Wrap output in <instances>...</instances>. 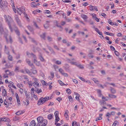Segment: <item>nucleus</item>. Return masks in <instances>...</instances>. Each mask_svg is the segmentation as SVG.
<instances>
[{"label":"nucleus","instance_id":"obj_1","mask_svg":"<svg viewBox=\"0 0 126 126\" xmlns=\"http://www.w3.org/2000/svg\"><path fill=\"white\" fill-rule=\"evenodd\" d=\"M37 120L38 124L36 126H45L47 124V120L46 119H43V117L42 116L37 117Z\"/></svg>","mask_w":126,"mask_h":126},{"label":"nucleus","instance_id":"obj_2","mask_svg":"<svg viewBox=\"0 0 126 126\" xmlns=\"http://www.w3.org/2000/svg\"><path fill=\"white\" fill-rule=\"evenodd\" d=\"M4 17L5 19L6 22L7 23L9 28L10 30L12 32L13 30L11 26V23L13 22L11 17L8 15H4Z\"/></svg>","mask_w":126,"mask_h":126},{"label":"nucleus","instance_id":"obj_3","mask_svg":"<svg viewBox=\"0 0 126 126\" xmlns=\"http://www.w3.org/2000/svg\"><path fill=\"white\" fill-rule=\"evenodd\" d=\"M49 99V97L48 96H46L45 98L42 97L39 100L37 104L39 105L43 104L45 102L48 100Z\"/></svg>","mask_w":126,"mask_h":126},{"label":"nucleus","instance_id":"obj_4","mask_svg":"<svg viewBox=\"0 0 126 126\" xmlns=\"http://www.w3.org/2000/svg\"><path fill=\"white\" fill-rule=\"evenodd\" d=\"M8 47H6V46H5L4 51L5 53H6L8 56V59L10 61H12L13 60V57L11 55H10L9 52L8 50Z\"/></svg>","mask_w":126,"mask_h":126},{"label":"nucleus","instance_id":"obj_5","mask_svg":"<svg viewBox=\"0 0 126 126\" xmlns=\"http://www.w3.org/2000/svg\"><path fill=\"white\" fill-rule=\"evenodd\" d=\"M27 55L28 56V57H32L33 59V61H34V60H37V58L36 56L33 54V53H30L28 52H27Z\"/></svg>","mask_w":126,"mask_h":126},{"label":"nucleus","instance_id":"obj_6","mask_svg":"<svg viewBox=\"0 0 126 126\" xmlns=\"http://www.w3.org/2000/svg\"><path fill=\"white\" fill-rule=\"evenodd\" d=\"M15 19L18 25L20 27H21L22 26L21 23L18 16L16 15L15 16Z\"/></svg>","mask_w":126,"mask_h":126},{"label":"nucleus","instance_id":"obj_7","mask_svg":"<svg viewBox=\"0 0 126 126\" xmlns=\"http://www.w3.org/2000/svg\"><path fill=\"white\" fill-rule=\"evenodd\" d=\"M25 11L24 8L23 7L22 8H18L17 10V13L20 15H21L23 13H24Z\"/></svg>","mask_w":126,"mask_h":126},{"label":"nucleus","instance_id":"obj_8","mask_svg":"<svg viewBox=\"0 0 126 126\" xmlns=\"http://www.w3.org/2000/svg\"><path fill=\"white\" fill-rule=\"evenodd\" d=\"M59 71V72L63 76L67 77L68 76V74L65 73H64V71L62 68H60Z\"/></svg>","mask_w":126,"mask_h":126},{"label":"nucleus","instance_id":"obj_9","mask_svg":"<svg viewBox=\"0 0 126 126\" xmlns=\"http://www.w3.org/2000/svg\"><path fill=\"white\" fill-rule=\"evenodd\" d=\"M59 112H58L56 111L54 113V115L55 117V121L56 122L59 121L60 120V118L58 116Z\"/></svg>","mask_w":126,"mask_h":126},{"label":"nucleus","instance_id":"obj_10","mask_svg":"<svg viewBox=\"0 0 126 126\" xmlns=\"http://www.w3.org/2000/svg\"><path fill=\"white\" fill-rule=\"evenodd\" d=\"M26 62L31 67H34V65L33 64L31 63V61L28 59H26Z\"/></svg>","mask_w":126,"mask_h":126},{"label":"nucleus","instance_id":"obj_11","mask_svg":"<svg viewBox=\"0 0 126 126\" xmlns=\"http://www.w3.org/2000/svg\"><path fill=\"white\" fill-rule=\"evenodd\" d=\"M50 75L48 77V79L50 80L52 79L54 77V73L53 72H50Z\"/></svg>","mask_w":126,"mask_h":126},{"label":"nucleus","instance_id":"obj_12","mask_svg":"<svg viewBox=\"0 0 126 126\" xmlns=\"http://www.w3.org/2000/svg\"><path fill=\"white\" fill-rule=\"evenodd\" d=\"M4 36L5 37L6 39V41L7 42H8V41L9 40L10 42V43H12V39L10 36H9L8 37H9V39H8V38L7 37V36H5V34H4Z\"/></svg>","mask_w":126,"mask_h":126},{"label":"nucleus","instance_id":"obj_13","mask_svg":"<svg viewBox=\"0 0 126 126\" xmlns=\"http://www.w3.org/2000/svg\"><path fill=\"white\" fill-rule=\"evenodd\" d=\"M89 9L91 11L96 10V11H98L97 8L96 6H93L91 5Z\"/></svg>","mask_w":126,"mask_h":126},{"label":"nucleus","instance_id":"obj_14","mask_svg":"<svg viewBox=\"0 0 126 126\" xmlns=\"http://www.w3.org/2000/svg\"><path fill=\"white\" fill-rule=\"evenodd\" d=\"M32 68L31 69V71L32 72V73L34 74H36L37 73V71L35 69V68L34 67H32Z\"/></svg>","mask_w":126,"mask_h":126},{"label":"nucleus","instance_id":"obj_15","mask_svg":"<svg viewBox=\"0 0 126 126\" xmlns=\"http://www.w3.org/2000/svg\"><path fill=\"white\" fill-rule=\"evenodd\" d=\"M68 112H69L67 110H66L64 115L66 119L68 120Z\"/></svg>","mask_w":126,"mask_h":126},{"label":"nucleus","instance_id":"obj_16","mask_svg":"<svg viewBox=\"0 0 126 126\" xmlns=\"http://www.w3.org/2000/svg\"><path fill=\"white\" fill-rule=\"evenodd\" d=\"M114 112L113 111H112L110 113L109 112H108L106 115V116L108 117V118H110L111 115H114Z\"/></svg>","mask_w":126,"mask_h":126},{"label":"nucleus","instance_id":"obj_17","mask_svg":"<svg viewBox=\"0 0 126 126\" xmlns=\"http://www.w3.org/2000/svg\"><path fill=\"white\" fill-rule=\"evenodd\" d=\"M81 16L84 20H86L88 18V17L86 15L84 14H81Z\"/></svg>","mask_w":126,"mask_h":126},{"label":"nucleus","instance_id":"obj_18","mask_svg":"<svg viewBox=\"0 0 126 126\" xmlns=\"http://www.w3.org/2000/svg\"><path fill=\"white\" fill-rule=\"evenodd\" d=\"M0 6L2 9H4L5 7H6V6L3 5L2 0H0Z\"/></svg>","mask_w":126,"mask_h":126},{"label":"nucleus","instance_id":"obj_19","mask_svg":"<svg viewBox=\"0 0 126 126\" xmlns=\"http://www.w3.org/2000/svg\"><path fill=\"white\" fill-rule=\"evenodd\" d=\"M0 34H4L1 24H0Z\"/></svg>","mask_w":126,"mask_h":126},{"label":"nucleus","instance_id":"obj_20","mask_svg":"<svg viewBox=\"0 0 126 126\" xmlns=\"http://www.w3.org/2000/svg\"><path fill=\"white\" fill-rule=\"evenodd\" d=\"M35 125V122L34 120H32L30 123L29 126H34Z\"/></svg>","mask_w":126,"mask_h":126},{"label":"nucleus","instance_id":"obj_21","mask_svg":"<svg viewBox=\"0 0 126 126\" xmlns=\"http://www.w3.org/2000/svg\"><path fill=\"white\" fill-rule=\"evenodd\" d=\"M34 63H35L36 65L37 66H39L40 65V63L39 62L37 61V60H34V61H33Z\"/></svg>","mask_w":126,"mask_h":126},{"label":"nucleus","instance_id":"obj_22","mask_svg":"<svg viewBox=\"0 0 126 126\" xmlns=\"http://www.w3.org/2000/svg\"><path fill=\"white\" fill-rule=\"evenodd\" d=\"M102 114H101L99 115V116L98 117H97L95 120L96 121H97L98 120H101L102 119Z\"/></svg>","mask_w":126,"mask_h":126},{"label":"nucleus","instance_id":"obj_23","mask_svg":"<svg viewBox=\"0 0 126 126\" xmlns=\"http://www.w3.org/2000/svg\"><path fill=\"white\" fill-rule=\"evenodd\" d=\"M53 115L52 114H50L47 115V118L49 119H52Z\"/></svg>","mask_w":126,"mask_h":126},{"label":"nucleus","instance_id":"obj_24","mask_svg":"<svg viewBox=\"0 0 126 126\" xmlns=\"http://www.w3.org/2000/svg\"><path fill=\"white\" fill-rule=\"evenodd\" d=\"M33 86L35 88L37 87H39V84L38 82H37V83L33 82Z\"/></svg>","mask_w":126,"mask_h":126},{"label":"nucleus","instance_id":"obj_25","mask_svg":"<svg viewBox=\"0 0 126 126\" xmlns=\"http://www.w3.org/2000/svg\"><path fill=\"white\" fill-rule=\"evenodd\" d=\"M46 35V33H43L42 34L40 35V37H41V38H43V39L45 40Z\"/></svg>","mask_w":126,"mask_h":126},{"label":"nucleus","instance_id":"obj_26","mask_svg":"<svg viewBox=\"0 0 126 126\" xmlns=\"http://www.w3.org/2000/svg\"><path fill=\"white\" fill-rule=\"evenodd\" d=\"M17 86L20 88H21L23 87V85L21 83H18L17 84Z\"/></svg>","mask_w":126,"mask_h":126},{"label":"nucleus","instance_id":"obj_27","mask_svg":"<svg viewBox=\"0 0 126 126\" xmlns=\"http://www.w3.org/2000/svg\"><path fill=\"white\" fill-rule=\"evenodd\" d=\"M49 22V21H47L46 22V23L45 24L44 26V27L45 28H47L48 27H49V25L48 24V23Z\"/></svg>","mask_w":126,"mask_h":126},{"label":"nucleus","instance_id":"obj_28","mask_svg":"<svg viewBox=\"0 0 126 126\" xmlns=\"http://www.w3.org/2000/svg\"><path fill=\"white\" fill-rule=\"evenodd\" d=\"M109 96L110 97L113 98H115L117 97V96L116 95H114L110 94H109Z\"/></svg>","mask_w":126,"mask_h":126},{"label":"nucleus","instance_id":"obj_29","mask_svg":"<svg viewBox=\"0 0 126 126\" xmlns=\"http://www.w3.org/2000/svg\"><path fill=\"white\" fill-rule=\"evenodd\" d=\"M3 118L4 119V121H5L8 123L10 122V120L9 119V118L6 117H4Z\"/></svg>","mask_w":126,"mask_h":126},{"label":"nucleus","instance_id":"obj_30","mask_svg":"<svg viewBox=\"0 0 126 126\" xmlns=\"http://www.w3.org/2000/svg\"><path fill=\"white\" fill-rule=\"evenodd\" d=\"M2 94L3 96H5L6 95V92L5 89L3 90Z\"/></svg>","mask_w":126,"mask_h":126},{"label":"nucleus","instance_id":"obj_31","mask_svg":"<svg viewBox=\"0 0 126 126\" xmlns=\"http://www.w3.org/2000/svg\"><path fill=\"white\" fill-rule=\"evenodd\" d=\"M24 92L25 93V95L26 96V98L27 99H29V95L28 94V92L26 90H24Z\"/></svg>","mask_w":126,"mask_h":126},{"label":"nucleus","instance_id":"obj_32","mask_svg":"<svg viewBox=\"0 0 126 126\" xmlns=\"http://www.w3.org/2000/svg\"><path fill=\"white\" fill-rule=\"evenodd\" d=\"M47 46L48 47V48L49 50H50V51H51V53H52L55 54V52L52 49V48L50 47H49L48 46Z\"/></svg>","mask_w":126,"mask_h":126},{"label":"nucleus","instance_id":"obj_33","mask_svg":"<svg viewBox=\"0 0 126 126\" xmlns=\"http://www.w3.org/2000/svg\"><path fill=\"white\" fill-rule=\"evenodd\" d=\"M19 118L17 116H15L13 118V120L14 121H17L19 119Z\"/></svg>","mask_w":126,"mask_h":126},{"label":"nucleus","instance_id":"obj_34","mask_svg":"<svg viewBox=\"0 0 126 126\" xmlns=\"http://www.w3.org/2000/svg\"><path fill=\"white\" fill-rule=\"evenodd\" d=\"M104 33L105 34L107 35H110L113 36H114V34L112 33L108 32H105Z\"/></svg>","mask_w":126,"mask_h":126},{"label":"nucleus","instance_id":"obj_35","mask_svg":"<svg viewBox=\"0 0 126 126\" xmlns=\"http://www.w3.org/2000/svg\"><path fill=\"white\" fill-rule=\"evenodd\" d=\"M110 88L111 92L112 93L115 94L116 93V91L115 89L111 87H110Z\"/></svg>","mask_w":126,"mask_h":126},{"label":"nucleus","instance_id":"obj_36","mask_svg":"<svg viewBox=\"0 0 126 126\" xmlns=\"http://www.w3.org/2000/svg\"><path fill=\"white\" fill-rule=\"evenodd\" d=\"M23 113V111H19L17 112L16 113V114L17 115H19L22 114Z\"/></svg>","mask_w":126,"mask_h":126},{"label":"nucleus","instance_id":"obj_37","mask_svg":"<svg viewBox=\"0 0 126 126\" xmlns=\"http://www.w3.org/2000/svg\"><path fill=\"white\" fill-rule=\"evenodd\" d=\"M70 63H71L72 65H75L76 66H77L78 64L76 62H73L72 61H70Z\"/></svg>","mask_w":126,"mask_h":126},{"label":"nucleus","instance_id":"obj_38","mask_svg":"<svg viewBox=\"0 0 126 126\" xmlns=\"http://www.w3.org/2000/svg\"><path fill=\"white\" fill-rule=\"evenodd\" d=\"M119 124V122L117 121H115L114 123H113L112 125V126H115L116 125H118Z\"/></svg>","mask_w":126,"mask_h":126},{"label":"nucleus","instance_id":"obj_39","mask_svg":"<svg viewBox=\"0 0 126 126\" xmlns=\"http://www.w3.org/2000/svg\"><path fill=\"white\" fill-rule=\"evenodd\" d=\"M19 67L16 66L14 71L16 72H19Z\"/></svg>","mask_w":126,"mask_h":126},{"label":"nucleus","instance_id":"obj_40","mask_svg":"<svg viewBox=\"0 0 126 126\" xmlns=\"http://www.w3.org/2000/svg\"><path fill=\"white\" fill-rule=\"evenodd\" d=\"M33 80L34 81L33 82L37 83V82H39V81L38 79L36 78L33 77L32 78Z\"/></svg>","mask_w":126,"mask_h":126},{"label":"nucleus","instance_id":"obj_41","mask_svg":"<svg viewBox=\"0 0 126 126\" xmlns=\"http://www.w3.org/2000/svg\"><path fill=\"white\" fill-rule=\"evenodd\" d=\"M12 4H13V5L12 6L13 9V10L14 12H15V13H16V11L15 9V7L14 6V3L13 1H12Z\"/></svg>","mask_w":126,"mask_h":126},{"label":"nucleus","instance_id":"obj_42","mask_svg":"<svg viewBox=\"0 0 126 126\" xmlns=\"http://www.w3.org/2000/svg\"><path fill=\"white\" fill-rule=\"evenodd\" d=\"M66 93L68 94H70L71 93V90L69 89H67L66 90Z\"/></svg>","mask_w":126,"mask_h":126},{"label":"nucleus","instance_id":"obj_43","mask_svg":"<svg viewBox=\"0 0 126 126\" xmlns=\"http://www.w3.org/2000/svg\"><path fill=\"white\" fill-rule=\"evenodd\" d=\"M102 99L104 100V101H107L108 100V97H105L103 96H102Z\"/></svg>","mask_w":126,"mask_h":126},{"label":"nucleus","instance_id":"obj_44","mask_svg":"<svg viewBox=\"0 0 126 126\" xmlns=\"http://www.w3.org/2000/svg\"><path fill=\"white\" fill-rule=\"evenodd\" d=\"M76 94V96L75 97L76 99L78 100H79V98L80 96L79 94Z\"/></svg>","mask_w":126,"mask_h":126},{"label":"nucleus","instance_id":"obj_45","mask_svg":"<svg viewBox=\"0 0 126 126\" xmlns=\"http://www.w3.org/2000/svg\"><path fill=\"white\" fill-rule=\"evenodd\" d=\"M68 98L70 101L72 102L73 101V99L72 97L71 96H68Z\"/></svg>","mask_w":126,"mask_h":126},{"label":"nucleus","instance_id":"obj_46","mask_svg":"<svg viewBox=\"0 0 126 126\" xmlns=\"http://www.w3.org/2000/svg\"><path fill=\"white\" fill-rule=\"evenodd\" d=\"M29 30L31 32H32L33 30V29L30 26H27Z\"/></svg>","mask_w":126,"mask_h":126},{"label":"nucleus","instance_id":"obj_47","mask_svg":"<svg viewBox=\"0 0 126 126\" xmlns=\"http://www.w3.org/2000/svg\"><path fill=\"white\" fill-rule=\"evenodd\" d=\"M58 81L59 83L62 86H63V85H65V84L64 83H63L62 82L61 80H58Z\"/></svg>","mask_w":126,"mask_h":126},{"label":"nucleus","instance_id":"obj_48","mask_svg":"<svg viewBox=\"0 0 126 126\" xmlns=\"http://www.w3.org/2000/svg\"><path fill=\"white\" fill-rule=\"evenodd\" d=\"M77 66L79 67V68L82 69L84 68L83 66L81 64H78Z\"/></svg>","mask_w":126,"mask_h":126},{"label":"nucleus","instance_id":"obj_49","mask_svg":"<svg viewBox=\"0 0 126 126\" xmlns=\"http://www.w3.org/2000/svg\"><path fill=\"white\" fill-rule=\"evenodd\" d=\"M97 92L98 94V95L100 96H101L102 95V94L101 93V91L100 90H97Z\"/></svg>","mask_w":126,"mask_h":126},{"label":"nucleus","instance_id":"obj_50","mask_svg":"<svg viewBox=\"0 0 126 126\" xmlns=\"http://www.w3.org/2000/svg\"><path fill=\"white\" fill-rule=\"evenodd\" d=\"M108 22L111 25H114V23L111 22V20L110 19H109Z\"/></svg>","mask_w":126,"mask_h":126},{"label":"nucleus","instance_id":"obj_51","mask_svg":"<svg viewBox=\"0 0 126 126\" xmlns=\"http://www.w3.org/2000/svg\"><path fill=\"white\" fill-rule=\"evenodd\" d=\"M47 40L49 41H52V38L49 36H48L47 37Z\"/></svg>","mask_w":126,"mask_h":126},{"label":"nucleus","instance_id":"obj_52","mask_svg":"<svg viewBox=\"0 0 126 126\" xmlns=\"http://www.w3.org/2000/svg\"><path fill=\"white\" fill-rule=\"evenodd\" d=\"M29 38L31 39V41L34 43H36V41L33 38H32L30 37H29Z\"/></svg>","mask_w":126,"mask_h":126},{"label":"nucleus","instance_id":"obj_53","mask_svg":"<svg viewBox=\"0 0 126 126\" xmlns=\"http://www.w3.org/2000/svg\"><path fill=\"white\" fill-rule=\"evenodd\" d=\"M25 71L28 74L30 75L31 74V72L28 69H25Z\"/></svg>","mask_w":126,"mask_h":126},{"label":"nucleus","instance_id":"obj_54","mask_svg":"<svg viewBox=\"0 0 126 126\" xmlns=\"http://www.w3.org/2000/svg\"><path fill=\"white\" fill-rule=\"evenodd\" d=\"M28 83L29 86L30 87H31V86H32V82L29 81H28Z\"/></svg>","mask_w":126,"mask_h":126},{"label":"nucleus","instance_id":"obj_55","mask_svg":"<svg viewBox=\"0 0 126 126\" xmlns=\"http://www.w3.org/2000/svg\"><path fill=\"white\" fill-rule=\"evenodd\" d=\"M38 93H39L42 92V90L41 89H37L36 91Z\"/></svg>","mask_w":126,"mask_h":126},{"label":"nucleus","instance_id":"obj_56","mask_svg":"<svg viewBox=\"0 0 126 126\" xmlns=\"http://www.w3.org/2000/svg\"><path fill=\"white\" fill-rule=\"evenodd\" d=\"M79 78L81 80H82L83 81H84V82L85 81V80L83 78L80 77H79Z\"/></svg>","mask_w":126,"mask_h":126},{"label":"nucleus","instance_id":"obj_57","mask_svg":"<svg viewBox=\"0 0 126 126\" xmlns=\"http://www.w3.org/2000/svg\"><path fill=\"white\" fill-rule=\"evenodd\" d=\"M55 63L56 64H61V62L58 60V61H57Z\"/></svg>","mask_w":126,"mask_h":126},{"label":"nucleus","instance_id":"obj_58","mask_svg":"<svg viewBox=\"0 0 126 126\" xmlns=\"http://www.w3.org/2000/svg\"><path fill=\"white\" fill-rule=\"evenodd\" d=\"M35 3L34 2H32L31 3V4L32 5V6L34 8L36 7V5H35V4H34V3Z\"/></svg>","mask_w":126,"mask_h":126},{"label":"nucleus","instance_id":"obj_59","mask_svg":"<svg viewBox=\"0 0 126 126\" xmlns=\"http://www.w3.org/2000/svg\"><path fill=\"white\" fill-rule=\"evenodd\" d=\"M41 82L43 84H44L45 85H47V84L46 83V82L45 81L43 80Z\"/></svg>","mask_w":126,"mask_h":126},{"label":"nucleus","instance_id":"obj_60","mask_svg":"<svg viewBox=\"0 0 126 126\" xmlns=\"http://www.w3.org/2000/svg\"><path fill=\"white\" fill-rule=\"evenodd\" d=\"M39 58L41 61H43L44 60L43 58L41 56L39 57Z\"/></svg>","mask_w":126,"mask_h":126},{"label":"nucleus","instance_id":"obj_61","mask_svg":"<svg viewBox=\"0 0 126 126\" xmlns=\"http://www.w3.org/2000/svg\"><path fill=\"white\" fill-rule=\"evenodd\" d=\"M88 56L89 57H91L92 58H93L94 57V56L91 54V53H89L88 55Z\"/></svg>","mask_w":126,"mask_h":126},{"label":"nucleus","instance_id":"obj_62","mask_svg":"<svg viewBox=\"0 0 126 126\" xmlns=\"http://www.w3.org/2000/svg\"><path fill=\"white\" fill-rule=\"evenodd\" d=\"M73 81L75 84H77L78 83L77 80L75 79H73Z\"/></svg>","mask_w":126,"mask_h":126},{"label":"nucleus","instance_id":"obj_63","mask_svg":"<svg viewBox=\"0 0 126 126\" xmlns=\"http://www.w3.org/2000/svg\"><path fill=\"white\" fill-rule=\"evenodd\" d=\"M93 80L94 81L95 83L98 84V81L94 79H93Z\"/></svg>","mask_w":126,"mask_h":126},{"label":"nucleus","instance_id":"obj_64","mask_svg":"<svg viewBox=\"0 0 126 126\" xmlns=\"http://www.w3.org/2000/svg\"><path fill=\"white\" fill-rule=\"evenodd\" d=\"M77 123L76 121L73 122L72 123V126H76Z\"/></svg>","mask_w":126,"mask_h":126}]
</instances>
